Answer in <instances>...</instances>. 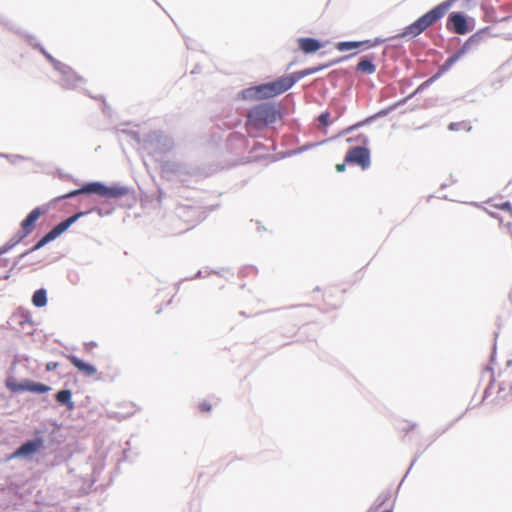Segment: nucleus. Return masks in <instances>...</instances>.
<instances>
[{
	"mask_svg": "<svg viewBox=\"0 0 512 512\" xmlns=\"http://www.w3.org/2000/svg\"><path fill=\"white\" fill-rule=\"evenodd\" d=\"M340 60L332 62V64ZM331 65L326 64L320 67L308 68L290 75L282 76L272 82L250 87L242 91V97L246 100H262L275 97L289 90L301 78L314 74L321 69Z\"/></svg>",
	"mask_w": 512,
	"mask_h": 512,
	"instance_id": "obj_1",
	"label": "nucleus"
},
{
	"mask_svg": "<svg viewBox=\"0 0 512 512\" xmlns=\"http://www.w3.org/2000/svg\"><path fill=\"white\" fill-rule=\"evenodd\" d=\"M449 129L452 131H457L460 129H468V124L466 122H455L449 125Z\"/></svg>",
	"mask_w": 512,
	"mask_h": 512,
	"instance_id": "obj_21",
	"label": "nucleus"
},
{
	"mask_svg": "<svg viewBox=\"0 0 512 512\" xmlns=\"http://www.w3.org/2000/svg\"><path fill=\"white\" fill-rule=\"evenodd\" d=\"M72 398V393L70 390H60L59 392H57L56 394V400L57 402L61 403V404H65L67 405V407L69 409H72L74 407V404L71 400Z\"/></svg>",
	"mask_w": 512,
	"mask_h": 512,
	"instance_id": "obj_17",
	"label": "nucleus"
},
{
	"mask_svg": "<svg viewBox=\"0 0 512 512\" xmlns=\"http://www.w3.org/2000/svg\"><path fill=\"white\" fill-rule=\"evenodd\" d=\"M46 212V208L36 207L26 216L25 219L21 221L20 230L18 232V241L27 237L35 230L37 221L41 216L46 214Z\"/></svg>",
	"mask_w": 512,
	"mask_h": 512,
	"instance_id": "obj_5",
	"label": "nucleus"
},
{
	"mask_svg": "<svg viewBox=\"0 0 512 512\" xmlns=\"http://www.w3.org/2000/svg\"><path fill=\"white\" fill-rule=\"evenodd\" d=\"M67 359L80 372L84 373L87 376H93L97 372L96 368L93 365H91L89 363H85L84 361H82L81 359L76 357L75 355H68Z\"/></svg>",
	"mask_w": 512,
	"mask_h": 512,
	"instance_id": "obj_11",
	"label": "nucleus"
},
{
	"mask_svg": "<svg viewBox=\"0 0 512 512\" xmlns=\"http://www.w3.org/2000/svg\"><path fill=\"white\" fill-rule=\"evenodd\" d=\"M447 29L459 35L466 34L469 31L466 17L459 12L452 13L447 21Z\"/></svg>",
	"mask_w": 512,
	"mask_h": 512,
	"instance_id": "obj_8",
	"label": "nucleus"
},
{
	"mask_svg": "<svg viewBox=\"0 0 512 512\" xmlns=\"http://www.w3.org/2000/svg\"><path fill=\"white\" fill-rule=\"evenodd\" d=\"M43 440L41 438H37L34 440H30L22 444L11 456V458L18 457H29L35 454L43 447Z\"/></svg>",
	"mask_w": 512,
	"mask_h": 512,
	"instance_id": "obj_9",
	"label": "nucleus"
},
{
	"mask_svg": "<svg viewBox=\"0 0 512 512\" xmlns=\"http://www.w3.org/2000/svg\"><path fill=\"white\" fill-rule=\"evenodd\" d=\"M497 207L502 209V210H505V211H508V212H512V207H511V204L509 202H504V203L498 205Z\"/></svg>",
	"mask_w": 512,
	"mask_h": 512,
	"instance_id": "obj_25",
	"label": "nucleus"
},
{
	"mask_svg": "<svg viewBox=\"0 0 512 512\" xmlns=\"http://www.w3.org/2000/svg\"><path fill=\"white\" fill-rule=\"evenodd\" d=\"M278 111L271 104H261L248 113V124L255 128H263L277 120Z\"/></svg>",
	"mask_w": 512,
	"mask_h": 512,
	"instance_id": "obj_4",
	"label": "nucleus"
},
{
	"mask_svg": "<svg viewBox=\"0 0 512 512\" xmlns=\"http://www.w3.org/2000/svg\"><path fill=\"white\" fill-rule=\"evenodd\" d=\"M345 162L357 164L365 170L370 166V152L364 147H353L346 153Z\"/></svg>",
	"mask_w": 512,
	"mask_h": 512,
	"instance_id": "obj_7",
	"label": "nucleus"
},
{
	"mask_svg": "<svg viewBox=\"0 0 512 512\" xmlns=\"http://www.w3.org/2000/svg\"><path fill=\"white\" fill-rule=\"evenodd\" d=\"M393 504L389 496H384L368 512H392Z\"/></svg>",
	"mask_w": 512,
	"mask_h": 512,
	"instance_id": "obj_15",
	"label": "nucleus"
},
{
	"mask_svg": "<svg viewBox=\"0 0 512 512\" xmlns=\"http://www.w3.org/2000/svg\"><path fill=\"white\" fill-rule=\"evenodd\" d=\"M79 217V214L73 215L66 220L57 224L51 231L45 234L34 246L33 250L39 249L46 245L47 243L53 241L58 236H60L63 232H65Z\"/></svg>",
	"mask_w": 512,
	"mask_h": 512,
	"instance_id": "obj_6",
	"label": "nucleus"
},
{
	"mask_svg": "<svg viewBox=\"0 0 512 512\" xmlns=\"http://www.w3.org/2000/svg\"><path fill=\"white\" fill-rule=\"evenodd\" d=\"M356 69L362 73L373 74L376 71V66L370 59L363 58L358 62Z\"/></svg>",
	"mask_w": 512,
	"mask_h": 512,
	"instance_id": "obj_16",
	"label": "nucleus"
},
{
	"mask_svg": "<svg viewBox=\"0 0 512 512\" xmlns=\"http://www.w3.org/2000/svg\"><path fill=\"white\" fill-rule=\"evenodd\" d=\"M416 428V425L414 423H411L409 421H406V420H402L399 422L398 424V432L402 435V436H406L408 435L411 431H413L414 429Z\"/></svg>",
	"mask_w": 512,
	"mask_h": 512,
	"instance_id": "obj_19",
	"label": "nucleus"
},
{
	"mask_svg": "<svg viewBox=\"0 0 512 512\" xmlns=\"http://www.w3.org/2000/svg\"><path fill=\"white\" fill-rule=\"evenodd\" d=\"M198 408L201 412L206 413L211 411L212 405L207 401H203L199 403Z\"/></svg>",
	"mask_w": 512,
	"mask_h": 512,
	"instance_id": "obj_23",
	"label": "nucleus"
},
{
	"mask_svg": "<svg viewBox=\"0 0 512 512\" xmlns=\"http://www.w3.org/2000/svg\"><path fill=\"white\" fill-rule=\"evenodd\" d=\"M378 43H379L378 41H372V40L346 41V42H339L336 45V48H337V50L342 51V52L352 50V49L367 50L369 48L376 46Z\"/></svg>",
	"mask_w": 512,
	"mask_h": 512,
	"instance_id": "obj_10",
	"label": "nucleus"
},
{
	"mask_svg": "<svg viewBox=\"0 0 512 512\" xmlns=\"http://www.w3.org/2000/svg\"><path fill=\"white\" fill-rule=\"evenodd\" d=\"M460 57V54H454L452 56H450L446 62H445V67L448 68L450 66H452Z\"/></svg>",
	"mask_w": 512,
	"mask_h": 512,
	"instance_id": "obj_24",
	"label": "nucleus"
},
{
	"mask_svg": "<svg viewBox=\"0 0 512 512\" xmlns=\"http://www.w3.org/2000/svg\"><path fill=\"white\" fill-rule=\"evenodd\" d=\"M336 170L338 172H343L345 170V163L337 164L336 165Z\"/></svg>",
	"mask_w": 512,
	"mask_h": 512,
	"instance_id": "obj_27",
	"label": "nucleus"
},
{
	"mask_svg": "<svg viewBox=\"0 0 512 512\" xmlns=\"http://www.w3.org/2000/svg\"><path fill=\"white\" fill-rule=\"evenodd\" d=\"M457 0H446L426 12L413 23L405 27L403 32L399 35L401 38H415L426 29L433 26L436 22L442 19Z\"/></svg>",
	"mask_w": 512,
	"mask_h": 512,
	"instance_id": "obj_2",
	"label": "nucleus"
},
{
	"mask_svg": "<svg viewBox=\"0 0 512 512\" xmlns=\"http://www.w3.org/2000/svg\"><path fill=\"white\" fill-rule=\"evenodd\" d=\"M298 44H299V47L300 49L304 52V53H313V52H316L318 51L322 45L321 43L314 39V38H300L298 40Z\"/></svg>",
	"mask_w": 512,
	"mask_h": 512,
	"instance_id": "obj_12",
	"label": "nucleus"
},
{
	"mask_svg": "<svg viewBox=\"0 0 512 512\" xmlns=\"http://www.w3.org/2000/svg\"><path fill=\"white\" fill-rule=\"evenodd\" d=\"M84 82L83 78L75 73H68L64 76L61 86L64 89H74Z\"/></svg>",
	"mask_w": 512,
	"mask_h": 512,
	"instance_id": "obj_13",
	"label": "nucleus"
},
{
	"mask_svg": "<svg viewBox=\"0 0 512 512\" xmlns=\"http://www.w3.org/2000/svg\"><path fill=\"white\" fill-rule=\"evenodd\" d=\"M57 367H58V363H57V362H48V363L46 364V370H47V371H53V370H55Z\"/></svg>",
	"mask_w": 512,
	"mask_h": 512,
	"instance_id": "obj_26",
	"label": "nucleus"
},
{
	"mask_svg": "<svg viewBox=\"0 0 512 512\" xmlns=\"http://www.w3.org/2000/svg\"><path fill=\"white\" fill-rule=\"evenodd\" d=\"M25 380L18 383L15 379H8L6 381V387L12 392H22L24 391Z\"/></svg>",
	"mask_w": 512,
	"mask_h": 512,
	"instance_id": "obj_20",
	"label": "nucleus"
},
{
	"mask_svg": "<svg viewBox=\"0 0 512 512\" xmlns=\"http://www.w3.org/2000/svg\"><path fill=\"white\" fill-rule=\"evenodd\" d=\"M5 252H7L6 248H3V249L0 250V254L5 253Z\"/></svg>",
	"mask_w": 512,
	"mask_h": 512,
	"instance_id": "obj_28",
	"label": "nucleus"
},
{
	"mask_svg": "<svg viewBox=\"0 0 512 512\" xmlns=\"http://www.w3.org/2000/svg\"><path fill=\"white\" fill-rule=\"evenodd\" d=\"M94 193L104 198H120L128 193V189L122 186H106L100 182H92L84 185L82 188L73 190L61 198H71L79 194Z\"/></svg>",
	"mask_w": 512,
	"mask_h": 512,
	"instance_id": "obj_3",
	"label": "nucleus"
},
{
	"mask_svg": "<svg viewBox=\"0 0 512 512\" xmlns=\"http://www.w3.org/2000/svg\"><path fill=\"white\" fill-rule=\"evenodd\" d=\"M329 113L328 112H325V113H322L319 117H318V121L319 123L322 125V126H328L329 124Z\"/></svg>",
	"mask_w": 512,
	"mask_h": 512,
	"instance_id": "obj_22",
	"label": "nucleus"
},
{
	"mask_svg": "<svg viewBox=\"0 0 512 512\" xmlns=\"http://www.w3.org/2000/svg\"><path fill=\"white\" fill-rule=\"evenodd\" d=\"M24 389H25L24 391H29V392L37 393V394H43V393L48 392L50 390V387L45 384H42V383H37V382L31 381V380H25Z\"/></svg>",
	"mask_w": 512,
	"mask_h": 512,
	"instance_id": "obj_14",
	"label": "nucleus"
},
{
	"mask_svg": "<svg viewBox=\"0 0 512 512\" xmlns=\"http://www.w3.org/2000/svg\"><path fill=\"white\" fill-rule=\"evenodd\" d=\"M32 302L36 307H43L47 303L46 291L44 289L37 290L32 297Z\"/></svg>",
	"mask_w": 512,
	"mask_h": 512,
	"instance_id": "obj_18",
	"label": "nucleus"
}]
</instances>
